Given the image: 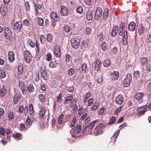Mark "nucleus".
Here are the masks:
<instances>
[{
    "label": "nucleus",
    "instance_id": "f257e3e1",
    "mask_svg": "<svg viewBox=\"0 0 151 151\" xmlns=\"http://www.w3.org/2000/svg\"><path fill=\"white\" fill-rule=\"evenodd\" d=\"M29 110L30 111V114L31 115L30 116V118L29 117V126L31 125L32 123L35 120V118L34 116L35 115L34 110L32 104H30L29 105Z\"/></svg>",
    "mask_w": 151,
    "mask_h": 151
},
{
    "label": "nucleus",
    "instance_id": "f03ea898",
    "mask_svg": "<svg viewBox=\"0 0 151 151\" xmlns=\"http://www.w3.org/2000/svg\"><path fill=\"white\" fill-rule=\"evenodd\" d=\"M132 79V77L131 74L130 73L128 74L123 81V84L124 86L125 87H128L130 85Z\"/></svg>",
    "mask_w": 151,
    "mask_h": 151
},
{
    "label": "nucleus",
    "instance_id": "7ed1b4c3",
    "mask_svg": "<svg viewBox=\"0 0 151 151\" xmlns=\"http://www.w3.org/2000/svg\"><path fill=\"white\" fill-rule=\"evenodd\" d=\"M138 33L141 36L144 35L147 32V29L142 24L139 25L138 28Z\"/></svg>",
    "mask_w": 151,
    "mask_h": 151
},
{
    "label": "nucleus",
    "instance_id": "20e7f679",
    "mask_svg": "<svg viewBox=\"0 0 151 151\" xmlns=\"http://www.w3.org/2000/svg\"><path fill=\"white\" fill-rule=\"evenodd\" d=\"M80 41L78 39H72L70 42L72 47L74 49H77L79 47Z\"/></svg>",
    "mask_w": 151,
    "mask_h": 151
},
{
    "label": "nucleus",
    "instance_id": "39448f33",
    "mask_svg": "<svg viewBox=\"0 0 151 151\" xmlns=\"http://www.w3.org/2000/svg\"><path fill=\"white\" fill-rule=\"evenodd\" d=\"M4 36L7 39H10L12 36V32L10 29L7 27L4 28Z\"/></svg>",
    "mask_w": 151,
    "mask_h": 151
},
{
    "label": "nucleus",
    "instance_id": "423d86ee",
    "mask_svg": "<svg viewBox=\"0 0 151 151\" xmlns=\"http://www.w3.org/2000/svg\"><path fill=\"white\" fill-rule=\"evenodd\" d=\"M22 26V22L21 21L16 22L14 25V30L17 32H19L21 29Z\"/></svg>",
    "mask_w": 151,
    "mask_h": 151
},
{
    "label": "nucleus",
    "instance_id": "0eeeda50",
    "mask_svg": "<svg viewBox=\"0 0 151 151\" xmlns=\"http://www.w3.org/2000/svg\"><path fill=\"white\" fill-rule=\"evenodd\" d=\"M147 107V105L139 107L137 109V111L138 112V116H141L143 115L145 112L146 111V108Z\"/></svg>",
    "mask_w": 151,
    "mask_h": 151
},
{
    "label": "nucleus",
    "instance_id": "6e6552de",
    "mask_svg": "<svg viewBox=\"0 0 151 151\" xmlns=\"http://www.w3.org/2000/svg\"><path fill=\"white\" fill-rule=\"evenodd\" d=\"M102 12V10L101 8L98 7L96 9L95 13V19L96 20H98L99 17H101Z\"/></svg>",
    "mask_w": 151,
    "mask_h": 151
},
{
    "label": "nucleus",
    "instance_id": "1a4fd4ad",
    "mask_svg": "<svg viewBox=\"0 0 151 151\" xmlns=\"http://www.w3.org/2000/svg\"><path fill=\"white\" fill-rule=\"evenodd\" d=\"M68 14L67 8L65 6H62L61 7L60 14L63 16H65Z\"/></svg>",
    "mask_w": 151,
    "mask_h": 151
},
{
    "label": "nucleus",
    "instance_id": "9d476101",
    "mask_svg": "<svg viewBox=\"0 0 151 151\" xmlns=\"http://www.w3.org/2000/svg\"><path fill=\"white\" fill-rule=\"evenodd\" d=\"M143 96L144 93L143 92H138L135 94L134 99L138 100H139V103H141L142 102V97Z\"/></svg>",
    "mask_w": 151,
    "mask_h": 151
},
{
    "label": "nucleus",
    "instance_id": "9b49d317",
    "mask_svg": "<svg viewBox=\"0 0 151 151\" xmlns=\"http://www.w3.org/2000/svg\"><path fill=\"white\" fill-rule=\"evenodd\" d=\"M124 101V98L121 95H118L116 97L115 102L118 104H121Z\"/></svg>",
    "mask_w": 151,
    "mask_h": 151
},
{
    "label": "nucleus",
    "instance_id": "f8f14e48",
    "mask_svg": "<svg viewBox=\"0 0 151 151\" xmlns=\"http://www.w3.org/2000/svg\"><path fill=\"white\" fill-rule=\"evenodd\" d=\"M7 8L4 5H2L0 8V13L3 16L6 15L7 13Z\"/></svg>",
    "mask_w": 151,
    "mask_h": 151
},
{
    "label": "nucleus",
    "instance_id": "ddd939ff",
    "mask_svg": "<svg viewBox=\"0 0 151 151\" xmlns=\"http://www.w3.org/2000/svg\"><path fill=\"white\" fill-rule=\"evenodd\" d=\"M54 52L55 55L56 57H60L61 55V52L59 46L57 45L55 47Z\"/></svg>",
    "mask_w": 151,
    "mask_h": 151
},
{
    "label": "nucleus",
    "instance_id": "4468645a",
    "mask_svg": "<svg viewBox=\"0 0 151 151\" xmlns=\"http://www.w3.org/2000/svg\"><path fill=\"white\" fill-rule=\"evenodd\" d=\"M8 58L10 62H13L15 60L14 54L13 52L9 51L8 52Z\"/></svg>",
    "mask_w": 151,
    "mask_h": 151
},
{
    "label": "nucleus",
    "instance_id": "2eb2a0df",
    "mask_svg": "<svg viewBox=\"0 0 151 151\" xmlns=\"http://www.w3.org/2000/svg\"><path fill=\"white\" fill-rule=\"evenodd\" d=\"M40 72L41 73V76L43 79L46 80L47 79V73L45 71V68L44 67H41Z\"/></svg>",
    "mask_w": 151,
    "mask_h": 151
},
{
    "label": "nucleus",
    "instance_id": "dca6fc26",
    "mask_svg": "<svg viewBox=\"0 0 151 151\" xmlns=\"http://www.w3.org/2000/svg\"><path fill=\"white\" fill-rule=\"evenodd\" d=\"M119 73L117 71H114L111 74V77L112 80H116L119 77Z\"/></svg>",
    "mask_w": 151,
    "mask_h": 151
},
{
    "label": "nucleus",
    "instance_id": "f3484780",
    "mask_svg": "<svg viewBox=\"0 0 151 151\" xmlns=\"http://www.w3.org/2000/svg\"><path fill=\"white\" fill-rule=\"evenodd\" d=\"M136 25V24L134 22H130L128 25L129 29L130 31H134L135 29Z\"/></svg>",
    "mask_w": 151,
    "mask_h": 151
},
{
    "label": "nucleus",
    "instance_id": "a211bd4d",
    "mask_svg": "<svg viewBox=\"0 0 151 151\" xmlns=\"http://www.w3.org/2000/svg\"><path fill=\"white\" fill-rule=\"evenodd\" d=\"M119 30V28L118 26H115L113 27L112 29L111 35L112 36L114 37L118 33Z\"/></svg>",
    "mask_w": 151,
    "mask_h": 151
},
{
    "label": "nucleus",
    "instance_id": "6ab92c4d",
    "mask_svg": "<svg viewBox=\"0 0 151 151\" xmlns=\"http://www.w3.org/2000/svg\"><path fill=\"white\" fill-rule=\"evenodd\" d=\"M101 66V61L99 60H96L94 63V69L96 70H98L100 68Z\"/></svg>",
    "mask_w": 151,
    "mask_h": 151
},
{
    "label": "nucleus",
    "instance_id": "aec40b11",
    "mask_svg": "<svg viewBox=\"0 0 151 151\" xmlns=\"http://www.w3.org/2000/svg\"><path fill=\"white\" fill-rule=\"evenodd\" d=\"M21 94L19 93H17L15 94L13 98V103L14 104H17L19 100L21 97Z\"/></svg>",
    "mask_w": 151,
    "mask_h": 151
},
{
    "label": "nucleus",
    "instance_id": "412c9836",
    "mask_svg": "<svg viewBox=\"0 0 151 151\" xmlns=\"http://www.w3.org/2000/svg\"><path fill=\"white\" fill-rule=\"evenodd\" d=\"M6 93V86L5 85H3L2 88L0 90V96H4Z\"/></svg>",
    "mask_w": 151,
    "mask_h": 151
},
{
    "label": "nucleus",
    "instance_id": "4be33fe9",
    "mask_svg": "<svg viewBox=\"0 0 151 151\" xmlns=\"http://www.w3.org/2000/svg\"><path fill=\"white\" fill-rule=\"evenodd\" d=\"M140 63L142 65H146L148 63L147 58L144 57L140 59Z\"/></svg>",
    "mask_w": 151,
    "mask_h": 151
},
{
    "label": "nucleus",
    "instance_id": "5701e85b",
    "mask_svg": "<svg viewBox=\"0 0 151 151\" xmlns=\"http://www.w3.org/2000/svg\"><path fill=\"white\" fill-rule=\"evenodd\" d=\"M93 17L92 12L91 11H89L86 14V18L89 20H91Z\"/></svg>",
    "mask_w": 151,
    "mask_h": 151
},
{
    "label": "nucleus",
    "instance_id": "b1692460",
    "mask_svg": "<svg viewBox=\"0 0 151 151\" xmlns=\"http://www.w3.org/2000/svg\"><path fill=\"white\" fill-rule=\"evenodd\" d=\"M109 9H104L103 12V18L104 20H106L107 19L108 17Z\"/></svg>",
    "mask_w": 151,
    "mask_h": 151
},
{
    "label": "nucleus",
    "instance_id": "393cba45",
    "mask_svg": "<svg viewBox=\"0 0 151 151\" xmlns=\"http://www.w3.org/2000/svg\"><path fill=\"white\" fill-rule=\"evenodd\" d=\"M50 17L55 21L57 22L59 20V18L58 17L57 14L55 12H52L50 14Z\"/></svg>",
    "mask_w": 151,
    "mask_h": 151
},
{
    "label": "nucleus",
    "instance_id": "a878e982",
    "mask_svg": "<svg viewBox=\"0 0 151 151\" xmlns=\"http://www.w3.org/2000/svg\"><path fill=\"white\" fill-rule=\"evenodd\" d=\"M81 126L78 125L76 126L74 128V132L75 134H77L80 132L81 131Z\"/></svg>",
    "mask_w": 151,
    "mask_h": 151
},
{
    "label": "nucleus",
    "instance_id": "bb28decb",
    "mask_svg": "<svg viewBox=\"0 0 151 151\" xmlns=\"http://www.w3.org/2000/svg\"><path fill=\"white\" fill-rule=\"evenodd\" d=\"M23 71V67L22 64H20L18 65V73L19 75L22 74Z\"/></svg>",
    "mask_w": 151,
    "mask_h": 151
},
{
    "label": "nucleus",
    "instance_id": "cd10ccee",
    "mask_svg": "<svg viewBox=\"0 0 151 151\" xmlns=\"http://www.w3.org/2000/svg\"><path fill=\"white\" fill-rule=\"evenodd\" d=\"M119 132L120 130H118L111 137V139L112 140H114V142L116 141V139L119 134Z\"/></svg>",
    "mask_w": 151,
    "mask_h": 151
},
{
    "label": "nucleus",
    "instance_id": "c85d7f7f",
    "mask_svg": "<svg viewBox=\"0 0 151 151\" xmlns=\"http://www.w3.org/2000/svg\"><path fill=\"white\" fill-rule=\"evenodd\" d=\"M24 60L28 63V51L27 50H25L24 52Z\"/></svg>",
    "mask_w": 151,
    "mask_h": 151
},
{
    "label": "nucleus",
    "instance_id": "c756f323",
    "mask_svg": "<svg viewBox=\"0 0 151 151\" xmlns=\"http://www.w3.org/2000/svg\"><path fill=\"white\" fill-rule=\"evenodd\" d=\"M6 139L8 141H9L11 139V137L10 135L11 132L9 129H8L6 131Z\"/></svg>",
    "mask_w": 151,
    "mask_h": 151
},
{
    "label": "nucleus",
    "instance_id": "7c9ffc66",
    "mask_svg": "<svg viewBox=\"0 0 151 151\" xmlns=\"http://www.w3.org/2000/svg\"><path fill=\"white\" fill-rule=\"evenodd\" d=\"M49 65L51 68H55L58 66V64L56 61H52L50 63Z\"/></svg>",
    "mask_w": 151,
    "mask_h": 151
},
{
    "label": "nucleus",
    "instance_id": "2f4dec72",
    "mask_svg": "<svg viewBox=\"0 0 151 151\" xmlns=\"http://www.w3.org/2000/svg\"><path fill=\"white\" fill-rule=\"evenodd\" d=\"M97 122V120H95L91 122L88 125H87V126L88 127V129H92L93 127L94 124H96Z\"/></svg>",
    "mask_w": 151,
    "mask_h": 151
},
{
    "label": "nucleus",
    "instance_id": "473e14b6",
    "mask_svg": "<svg viewBox=\"0 0 151 151\" xmlns=\"http://www.w3.org/2000/svg\"><path fill=\"white\" fill-rule=\"evenodd\" d=\"M45 112V107L44 106L42 107L40 111V116L41 117H43Z\"/></svg>",
    "mask_w": 151,
    "mask_h": 151
},
{
    "label": "nucleus",
    "instance_id": "72a5a7b5",
    "mask_svg": "<svg viewBox=\"0 0 151 151\" xmlns=\"http://www.w3.org/2000/svg\"><path fill=\"white\" fill-rule=\"evenodd\" d=\"M73 98L72 96H68L67 97L65 100V104H67L69 103Z\"/></svg>",
    "mask_w": 151,
    "mask_h": 151
},
{
    "label": "nucleus",
    "instance_id": "f704fd0d",
    "mask_svg": "<svg viewBox=\"0 0 151 151\" xmlns=\"http://www.w3.org/2000/svg\"><path fill=\"white\" fill-rule=\"evenodd\" d=\"M110 64V60L108 59L105 60L103 63V65L104 66L106 67H108Z\"/></svg>",
    "mask_w": 151,
    "mask_h": 151
},
{
    "label": "nucleus",
    "instance_id": "c9c22d12",
    "mask_svg": "<svg viewBox=\"0 0 151 151\" xmlns=\"http://www.w3.org/2000/svg\"><path fill=\"white\" fill-rule=\"evenodd\" d=\"M22 135V134H21L19 133H14L13 135V137L14 138H16L17 139H20V138Z\"/></svg>",
    "mask_w": 151,
    "mask_h": 151
},
{
    "label": "nucleus",
    "instance_id": "e433bc0d",
    "mask_svg": "<svg viewBox=\"0 0 151 151\" xmlns=\"http://www.w3.org/2000/svg\"><path fill=\"white\" fill-rule=\"evenodd\" d=\"M63 114H61L59 116L58 120V123L59 124H61L62 123L63 121Z\"/></svg>",
    "mask_w": 151,
    "mask_h": 151
},
{
    "label": "nucleus",
    "instance_id": "4c0bfd02",
    "mask_svg": "<svg viewBox=\"0 0 151 151\" xmlns=\"http://www.w3.org/2000/svg\"><path fill=\"white\" fill-rule=\"evenodd\" d=\"M99 103L98 102H96L94 105V106L91 108V109L92 111L96 110L99 107Z\"/></svg>",
    "mask_w": 151,
    "mask_h": 151
},
{
    "label": "nucleus",
    "instance_id": "58836bf2",
    "mask_svg": "<svg viewBox=\"0 0 151 151\" xmlns=\"http://www.w3.org/2000/svg\"><path fill=\"white\" fill-rule=\"evenodd\" d=\"M6 75L5 72L0 68V76L2 78H4L6 76Z\"/></svg>",
    "mask_w": 151,
    "mask_h": 151
},
{
    "label": "nucleus",
    "instance_id": "ea45409f",
    "mask_svg": "<svg viewBox=\"0 0 151 151\" xmlns=\"http://www.w3.org/2000/svg\"><path fill=\"white\" fill-rule=\"evenodd\" d=\"M101 48L104 51H106L108 49V46L107 44L105 42L103 43L101 45Z\"/></svg>",
    "mask_w": 151,
    "mask_h": 151
},
{
    "label": "nucleus",
    "instance_id": "a19ab883",
    "mask_svg": "<svg viewBox=\"0 0 151 151\" xmlns=\"http://www.w3.org/2000/svg\"><path fill=\"white\" fill-rule=\"evenodd\" d=\"M116 119L114 117H112L109 120V122L108 123L109 125H111L115 123L116 121Z\"/></svg>",
    "mask_w": 151,
    "mask_h": 151
},
{
    "label": "nucleus",
    "instance_id": "79ce46f5",
    "mask_svg": "<svg viewBox=\"0 0 151 151\" xmlns=\"http://www.w3.org/2000/svg\"><path fill=\"white\" fill-rule=\"evenodd\" d=\"M39 98L40 100L42 102H45L46 100L45 96L42 94H40L39 95Z\"/></svg>",
    "mask_w": 151,
    "mask_h": 151
},
{
    "label": "nucleus",
    "instance_id": "37998d69",
    "mask_svg": "<svg viewBox=\"0 0 151 151\" xmlns=\"http://www.w3.org/2000/svg\"><path fill=\"white\" fill-rule=\"evenodd\" d=\"M87 68V65L86 63H83L82 64L81 69L82 71L85 73L86 71V69Z\"/></svg>",
    "mask_w": 151,
    "mask_h": 151
},
{
    "label": "nucleus",
    "instance_id": "c03bdc74",
    "mask_svg": "<svg viewBox=\"0 0 151 151\" xmlns=\"http://www.w3.org/2000/svg\"><path fill=\"white\" fill-rule=\"evenodd\" d=\"M76 12L79 14H81L83 13V9L82 6H78L76 9Z\"/></svg>",
    "mask_w": 151,
    "mask_h": 151
},
{
    "label": "nucleus",
    "instance_id": "a18cd8bd",
    "mask_svg": "<svg viewBox=\"0 0 151 151\" xmlns=\"http://www.w3.org/2000/svg\"><path fill=\"white\" fill-rule=\"evenodd\" d=\"M4 109L0 108V119H2L4 118Z\"/></svg>",
    "mask_w": 151,
    "mask_h": 151
},
{
    "label": "nucleus",
    "instance_id": "49530a36",
    "mask_svg": "<svg viewBox=\"0 0 151 151\" xmlns=\"http://www.w3.org/2000/svg\"><path fill=\"white\" fill-rule=\"evenodd\" d=\"M29 92H34L35 89L33 86V85L32 84H30L29 85Z\"/></svg>",
    "mask_w": 151,
    "mask_h": 151
},
{
    "label": "nucleus",
    "instance_id": "de8ad7c7",
    "mask_svg": "<svg viewBox=\"0 0 151 151\" xmlns=\"http://www.w3.org/2000/svg\"><path fill=\"white\" fill-rule=\"evenodd\" d=\"M75 73V70L73 68H71L68 70V75L70 76H72Z\"/></svg>",
    "mask_w": 151,
    "mask_h": 151
},
{
    "label": "nucleus",
    "instance_id": "09e8293b",
    "mask_svg": "<svg viewBox=\"0 0 151 151\" xmlns=\"http://www.w3.org/2000/svg\"><path fill=\"white\" fill-rule=\"evenodd\" d=\"M139 72L138 71H135L134 74V78L135 79H137V78L139 76Z\"/></svg>",
    "mask_w": 151,
    "mask_h": 151
},
{
    "label": "nucleus",
    "instance_id": "8fccbe9b",
    "mask_svg": "<svg viewBox=\"0 0 151 151\" xmlns=\"http://www.w3.org/2000/svg\"><path fill=\"white\" fill-rule=\"evenodd\" d=\"M38 22L40 26H42L44 25V20L43 19L41 18H38Z\"/></svg>",
    "mask_w": 151,
    "mask_h": 151
},
{
    "label": "nucleus",
    "instance_id": "3c124183",
    "mask_svg": "<svg viewBox=\"0 0 151 151\" xmlns=\"http://www.w3.org/2000/svg\"><path fill=\"white\" fill-rule=\"evenodd\" d=\"M76 121V117L75 116H74L73 118L72 121L70 123V127H71V126L72 127H73L75 124Z\"/></svg>",
    "mask_w": 151,
    "mask_h": 151
},
{
    "label": "nucleus",
    "instance_id": "603ef678",
    "mask_svg": "<svg viewBox=\"0 0 151 151\" xmlns=\"http://www.w3.org/2000/svg\"><path fill=\"white\" fill-rule=\"evenodd\" d=\"M123 22H122V27H121V26H120V28L119 29V35H120L122 36L123 34V27H124L123 25ZM122 23L121 22V25Z\"/></svg>",
    "mask_w": 151,
    "mask_h": 151
},
{
    "label": "nucleus",
    "instance_id": "864d4df0",
    "mask_svg": "<svg viewBox=\"0 0 151 151\" xmlns=\"http://www.w3.org/2000/svg\"><path fill=\"white\" fill-rule=\"evenodd\" d=\"M46 38L48 42H50L52 39V36L51 34H48L47 35Z\"/></svg>",
    "mask_w": 151,
    "mask_h": 151
},
{
    "label": "nucleus",
    "instance_id": "5fc2aeb1",
    "mask_svg": "<svg viewBox=\"0 0 151 151\" xmlns=\"http://www.w3.org/2000/svg\"><path fill=\"white\" fill-rule=\"evenodd\" d=\"M7 116L9 118L8 119H12L14 117V115L12 112H10L8 114Z\"/></svg>",
    "mask_w": 151,
    "mask_h": 151
},
{
    "label": "nucleus",
    "instance_id": "6e6d98bb",
    "mask_svg": "<svg viewBox=\"0 0 151 151\" xmlns=\"http://www.w3.org/2000/svg\"><path fill=\"white\" fill-rule=\"evenodd\" d=\"M40 38L41 41V42L42 44H44L45 40V37L43 35H40Z\"/></svg>",
    "mask_w": 151,
    "mask_h": 151
},
{
    "label": "nucleus",
    "instance_id": "4d7b16f0",
    "mask_svg": "<svg viewBox=\"0 0 151 151\" xmlns=\"http://www.w3.org/2000/svg\"><path fill=\"white\" fill-rule=\"evenodd\" d=\"M19 129L20 131H22L25 128V125L22 123L19 124Z\"/></svg>",
    "mask_w": 151,
    "mask_h": 151
},
{
    "label": "nucleus",
    "instance_id": "13d9d810",
    "mask_svg": "<svg viewBox=\"0 0 151 151\" xmlns=\"http://www.w3.org/2000/svg\"><path fill=\"white\" fill-rule=\"evenodd\" d=\"M5 131L4 129L2 127H0V134L1 135L4 136L5 134Z\"/></svg>",
    "mask_w": 151,
    "mask_h": 151
},
{
    "label": "nucleus",
    "instance_id": "bf43d9fd",
    "mask_svg": "<svg viewBox=\"0 0 151 151\" xmlns=\"http://www.w3.org/2000/svg\"><path fill=\"white\" fill-rule=\"evenodd\" d=\"M127 36H123V43L124 45H126L127 44Z\"/></svg>",
    "mask_w": 151,
    "mask_h": 151
},
{
    "label": "nucleus",
    "instance_id": "052dcab7",
    "mask_svg": "<svg viewBox=\"0 0 151 151\" xmlns=\"http://www.w3.org/2000/svg\"><path fill=\"white\" fill-rule=\"evenodd\" d=\"M64 30L66 32H68L70 31V28L68 25H65L64 27Z\"/></svg>",
    "mask_w": 151,
    "mask_h": 151
},
{
    "label": "nucleus",
    "instance_id": "680f3d73",
    "mask_svg": "<svg viewBox=\"0 0 151 151\" xmlns=\"http://www.w3.org/2000/svg\"><path fill=\"white\" fill-rule=\"evenodd\" d=\"M61 94L60 93L57 96V101L59 103L61 101Z\"/></svg>",
    "mask_w": 151,
    "mask_h": 151
},
{
    "label": "nucleus",
    "instance_id": "e2e57ef3",
    "mask_svg": "<svg viewBox=\"0 0 151 151\" xmlns=\"http://www.w3.org/2000/svg\"><path fill=\"white\" fill-rule=\"evenodd\" d=\"M71 57L69 54H68L66 55V62H70Z\"/></svg>",
    "mask_w": 151,
    "mask_h": 151
},
{
    "label": "nucleus",
    "instance_id": "0e129e2a",
    "mask_svg": "<svg viewBox=\"0 0 151 151\" xmlns=\"http://www.w3.org/2000/svg\"><path fill=\"white\" fill-rule=\"evenodd\" d=\"M86 34L88 35L90 34L91 32V29L90 28L86 27Z\"/></svg>",
    "mask_w": 151,
    "mask_h": 151
},
{
    "label": "nucleus",
    "instance_id": "69168bd1",
    "mask_svg": "<svg viewBox=\"0 0 151 151\" xmlns=\"http://www.w3.org/2000/svg\"><path fill=\"white\" fill-rule=\"evenodd\" d=\"M52 57V55L50 53H48L46 55V59L47 60L49 61L50 60V58Z\"/></svg>",
    "mask_w": 151,
    "mask_h": 151
},
{
    "label": "nucleus",
    "instance_id": "338daca9",
    "mask_svg": "<svg viewBox=\"0 0 151 151\" xmlns=\"http://www.w3.org/2000/svg\"><path fill=\"white\" fill-rule=\"evenodd\" d=\"M29 45L32 47H33L35 45V43L32 41L31 40H29Z\"/></svg>",
    "mask_w": 151,
    "mask_h": 151
},
{
    "label": "nucleus",
    "instance_id": "774afa93",
    "mask_svg": "<svg viewBox=\"0 0 151 151\" xmlns=\"http://www.w3.org/2000/svg\"><path fill=\"white\" fill-rule=\"evenodd\" d=\"M146 69L149 72L151 70V65L150 64H148L146 67Z\"/></svg>",
    "mask_w": 151,
    "mask_h": 151
}]
</instances>
